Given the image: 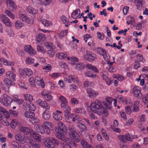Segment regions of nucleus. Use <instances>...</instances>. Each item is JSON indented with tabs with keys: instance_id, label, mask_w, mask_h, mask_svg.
Masks as SVG:
<instances>
[{
	"instance_id": "obj_1",
	"label": "nucleus",
	"mask_w": 148,
	"mask_h": 148,
	"mask_svg": "<svg viewBox=\"0 0 148 148\" xmlns=\"http://www.w3.org/2000/svg\"><path fill=\"white\" fill-rule=\"evenodd\" d=\"M90 108L94 113H97L99 115H102L104 117H106L108 115V111L105 110L102 106L101 102L98 100H96L95 103L90 104Z\"/></svg>"
},
{
	"instance_id": "obj_2",
	"label": "nucleus",
	"mask_w": 148,
	"mask_h": 148,
	"mask_svg": "<svg viewBox=\"0 0 148 148\" xmlns=\"http://www.w3.org/2000/svg\"><path fill=\"white\" fill-rule=\"evenodd\" d=\"M44 144L47 147L49 148H53L55 145H58L59 143L56 140L52 137L47 138L45 140Z\"/></svg>"
},
{
	"instance_id": "obj_3",
	"label": "nucleus",
	"mask_w": 148,
	"mask_h": 148,
	"mask_svg": "<svg viewBox=\"0 0 148 148\" xmlns=\"http://www.w3.org/2000/svg\"><path fill=\"white\" fill-rule=\"evenodd\" d=\"M25 117L27 118H29L30 121L32 123H37L38 121V119L34 117L35 114L34 113L31 111H26L24 114Z\"/></svg>"
},
{
	"instance_id": "obj_4",
	"label": "nucleus",
	"mask_w": 148,
	"mask_h": 148,
	"mask_svg": "<svg viewBox=\"0 0 148 148\" xmlns=\"http://www.w3.org/2000/svg\"><path fill=\"white\" fill-rule=\"evenodd\" d=\"M42 127L44 131L45 134H49L50 132V130L53 127V125L50 122L48 121H44L42 125Z\"/></svg>"
},
{
	"instance_id": "obj_5",
	"label": "nucleus",
	"mask_w": 148,
	"mask_h": 148,
	"mask_svg": "<svg viewBox=\"0 0 148 148\" xmlns=\"http://www.w3.org/2000/svg\"><path fill=\"white\" fill-rule=\"evenodd\" d=\"M132 138L131 137L130 134H126L124 135H120L119 136L118 138L119 140L123 142H125L127 140L131 141V139L133 138H137V136H132Z\"/></svg>"
},
{
	"instance_id": "obj_6",
	"label": "nucleus",
	"mask_w": 148,
	"mask_h": 148,
	"mask_svg": "<svg viewBox=\"0 0 148 148\" xmlns=\"http://www.w3.org/2000/svg\"><path fill=\"white\" fill-rule=\"evenodd\" d=\"M5 1L8 8L12 10L16 9L17 6L13 0H5Z\"/></svg>"
},
{
	"instance_id": "obj_7",
	"label": "nucleus",
	"mask_w": 148,
	"mask_h": 148,
	"mask_svg": "<svg viewBox=\"0 0 148 148\" xmlns=\"http://www.w3.org/2000/svg\"><path fill=\"white\" fill-rule=\"evenodd\" d=\"M19 18L23 22L29 23L31 24H32L33 23V20H32V21L30 20L27 16H25L24 14H20L19 15Z\"/></svg>"
},
{
	"instance_id": "obj_8",
	"label": "nucleus",
	"mask_w": 148,
	"mask_h": 148,
	"mask_svg": "<svg viewBox=\"0 0 148 148\" xmlns=\"http://www.w3.org/2000/svg\"><path fill=\"white\" fill-rule=\"evenodd\" d=\"M1 20L4 24L7 26L11 27L12 26V23L10 21L9 18L6 15H3L1 17Z\"/></svg>"
},
{
	"instance_id": "obj_9",
	"label": "nucleus",
	"mask_w": 148,
	"mask_h": 148,
	"mask_svg": "<svg viewBox=\"0 0 148 148\" xmlns=\"http://www.w3.org/2000/svg\"><path fill=\"white\" fill-rule=\"evenodd\" d=\"M134 96L137 97L138 99H140L143 97V95L140 92V90L138 88L134 87L133 89Z\"/></svg>"
},
{
	"instance_id": "obj_10",
	"label": "nucleus",
	"mask_w": 148,
	"mask_h": 148,
	"mask_svg": "<svg viewBox=\"0 0 148 148\" xmlns=\"http://www.w3.org/2000/svg\"><path fill=\"white\" fill-rule=\"evenodd\" d=\"M21 132L23 133L24 134L28 135V136L30 137L32 135V133L30 132V130L28 127H21L19 129Z\"/></svg>"
},
{
	"instance_id": "obj_11",
	"label": "nucleus",
	"mask_w": 148,
	"mask_h": 148,
	"mask_svg": "<svg viewBox=\"0 0 148 148\" xmlns=\"http://www.w3.org/2000/svg\"><path fill=\"white\" fill-rule=\"evenodd\" d=\"M62 112L58 111V110H56V112L53 113V118L56 120L60 121L62 119Z\"/></svg>"
},
{
	"instance_id": "obj_12",
	"label": "nucleus",
	"mask_w": 148,
	"mask_h": 148,
	"mask_svg": "<svg viewBox=\"0 0 148 148\" xmlns=\"http://www.w3.org/2000/svg\"><path fill=\"white\" fill-rule=\"evenodd\" d=\"M107 102L109 103L108 104L106 102L103 101V103L107 109L111 110L112 107H111L112 102V99L111 98L108 97L106 98Z\"/></svg>"
},
{
	"instance_id": "obj_13",
	"label": "nucleus",
	"mask_w": 148,
	"mask_h": 148,
	"mask_svg": "<svg viewBox=\"0 0 148 148\" xmlns=\"http://www.w3.org/2000/svg\"><path fill=\"white\" fill-rule=\"evenodd\" d=\"M69 134L70 137L74 140L76 141L77 142L79 141L80 136L76 131H74L73 132H71Z\"/></svg>"
},
{
	"instance_id": "obj_14",
	"label": "nucleus",
	"mask_w": 148,
	"mask_h": 148,
	"mask_svg": "<svg viewBox=\"0 0 148 148\" xmlns=\"http://www.w3.org/2000/svg\"><path fill=\"white\" fill-rule=\"evenodd\" d=\"M37 104L41 107L47 110L49 109L50 108L49 105L46 101H42L41 99H39L38 100Z\"/></svg>"
},
{
	"instance_id": "obj_15",
	"label": "nucleus",
	"mask_w": 148,
	"mask_h": 148,
	"mask_svg": "<svg viewBox=\"0 0 148 148\" xmlns=\"http://www.w3.org/2000/svg\"><path fill=\"white\" fill-rule=\"evenodd\" d=\"M86 92L88 94V96L90 97H95L98 94L97 92L95 91L90 88L87 89Z\"/></svg>"
},
{
	"instance_id": "obj_16",
	"label": "nucleus",
	"mask_w": 148,
	"mask_h": 148,
	"mask_svg": "<svg viewBox=\"0 0 148 148\" xmlns=\"http://www.w3.org/2000/svg\"><path fill=\"white\" fill-rule=\"evenodd\" d=\"M56 131L58 134L62 136H65L67 130L66 127H62L56 129Z\"/></svg>"
},
{
	"instance_id": "obj_17",
	"label": "nucleus",
	"mask_w": 148,
	"mask_h": 148,
	"mask_svg": "<svg viewBox=\"0 0 148 148\" xmlns=\"http://www.w3.org/2000/svg\"><path fill=\"white\" fill-rule=\"evenodd\" d=\"M24 48L25 51L29 54L35 55L36 53V52L33 49L30 45H25Z\"/></svg>"
},
{
	"instance_id": "obj_18",
	"label": "nucleus",
	"mask_w": 148,
	"mask_h": 148,
	"mask_svg": "<svg viewBox=\"0 0 148 148\" xmlns=\"http://www.w3.org/2000/svg\"><path fill=\"white\" fill-rule=\"evenodd\" d=\"M4 101H6L8 105H10L13 101V100L10 97L6 94H4L3 95Z\"/></svg>"
},
{
	"instance_id": "obj_19",
	"label": "nucleus",
	"mask_w": 148,
	"mask_h": 148,
	"mask_svg": "<svg viewBox=\"0 0 148 148\" xmlns=\"http://www.w3.org/2000/svg\"><path fill=\"white\" fill-rule=\"evenodd\" d=\"M85 59L90 62H92L95 60L94 56H93L90 53H87L84 57Z\"/></svg>"
},
{
	"instance_id": "obj_20",
	"label": "nucleus",
	"mask_w": 148,
	"mask_h": 148,
	"mask_svg": "<svg viewBox=\"0 0 148 148\" xmlns=\"http://www.w3.org/2000/svg\"><path fill=\"white\" fill-rule=\"evenodd\" d=\"M34 128L38 132L42 134H45V131H44L42 125L41 126L38 124H35L34 125Z\"/></svg>"
},
{
	"instance_id": "obj_21",
	"label": "nucleus",
	"mask_w": 148,
	"mask_h": 148,
	"mask_svg": "<svg viewBox=\"0 0 148 148\" xmlns=\"http://www.w3.org/2000/svg\"><path fill=\"white\" fill-rule=\"evenodd\" d=\"M77 126L81 132L87 130V127L85 125L79 122H77Z\"/></svg>"
},
{
	"instance_id": "obj_22",
	"label": "nucleus",
	"mask_w": 148,
	"mask_h": 148,
	"mask_svg": "<svg viewBox=\"0 0 148 148\" xmlns=\"http://www.w3.org/2000/svg\"><path fill=\"white\" fill-rule=\"evenodd\" d=\"M97 53L103 56L104 59L107 61V60L106 59V51L104 49L100 47L98 48L97 49Z\"/></svg>"
},
{
	"instance_id": "obj_23",
	"label": "nucleus",
	"mask_w": 148,
	"mask_h": 148,
	"mask_svg": "<svg viewBox=\"0 0 148 148\" xmlns=\"http://www.w3.org/2000/svg\"><path fill=\"white\" fill-rule=\"evenodd\" d=\"M36 37V40L38 42L44 41L46 39L45 35L42 33L37 34Z\"/></svg>"
},
{
	"instance_id": "obj_24",
	"label": "nucleus",
	"mask_w": 148,
	"mask_h": 148,
	"mask_svg": "<svg viewBox=\"0 0 148 148\" xmlns=\"http://www.w3.org/2000/svg\"><path fill=\"white\" fill-rule=\"evenodd\" d=\"M15 138L16 140L20 142L21 143L23 144L25 143L24 138L20 134H16Z\"/></svg>"
},
{
	"instance_id": "obj_25",
	"label": "nucleus",
	"mask_w": 148,
	"mask_h": 148,
	"mask_svg": "<svg viewBox=\"0 0 148 148\" xmlns=\"http://www.w3.org/2000/svg\"><path fill=\"white\" fill-rule=\"evenodd\" d=\"M61 106L62 109L64 110L65 114L70 113L71 109L69 106L66 105H64V104H61Z\"/></svg>"
},
{
	"instance_id": "obj_26",
	"label": "nucleus",
	"mask_w": 148,
	"mask_h": 148,
	"mask_svg": "<svg viewBox=\"0 0 148 148\" xmlns=\"http://www.w3.org/2000/svg\"><path fill=\"white\" fill-rule=\"evenodd\" d=\"M51 116L50 112L49 111H45L43 113V118L45 120L49 119Z\"/></svg>"
},
{
	"instance_id": "obj_27",
	"label": "nucleus",
	"mask_w": 148,
	"mask_h": 148,
	"mask_svg": "<svg viewBox=\"0 0 148 148\" xmlns=\"http://www.w3.org/2000/svg\"><path fill=\"white\" fill-rule=\"evenodd\" d=\"M139 102L138 101H136L133 105V110L135 112H138L139 111Z\"/></svg>"
},
{
	"instance_id": "obj_28",
	"label": "nucleus",
	"mask_w": 148,
	"mask_h": 148,
	"mask_svg": "<svg viewBox=\"0 0 148 148\" xmlns=\"http://www.w3.org/2000/svg\"><path fill=\"white\" fill-rule=\"evenodd\" d=\"M86 67L89 69H91L92 71L96 73L98 72V70L97 69L96 67L95 66H93L91 64H87L86 65Z\"/></svg>"
},
{
	"instance_id": "obj_29",
	"label": "nucleus",
	"mask_w": 148,
	"mask_h": 148,
	"mask_svg": "<svg viewBox=\"0 0 148 148\" xmlns=\"http://www.w3.org/2000/svg\"><path fill=\"white\" fill-rule=\"evenodd\" d=\"M56 57L59 59H62L65 58L67 57V55L63 53H58L56 54Z\"/></svg>"
},
{
	"instance_id": "obj_30",
	"label": "nucleus",
	"mask_w": 148,
	"mask_h": 148,
	"mask_svg": "<svg viewBox=\"0 0 148 148\" xmlns=\"http://www.w3.org/2000/svg\"><path fill=\"white\" fill-rule=\"evenodd\" d=\"M78 11L80 13V10L79 9H77L74 11L71 14V17L73 19H76L77 18V16L78 14Z\"/></svg>"
},
{
	"instance_id": "obj_31",
	"label": "nucleus",
	"mask_w": 148,
	"mask_h": 148,
	"mask_svg": "<svg viewBox=\"0 0 148 148\" xmlns=\"http://www.w3.org/2000/svg\"><path fill=\"white\" fill-rule=\"evenodd\" d=\"M32 135L33 138L37 141H41V138L38 134L35 132H33L32 133Z\"/></svg>"
},
{
	"instance_id": "obj_32",
	"label": "nucleus",
	"mask_w": 148,
	"mask_h": 148,
	"mask_svg": "<svg viewBox=\"0 0 148 148\" xmlns=\"http://www.w3.org/2000/svg\"><path fill=\"white\" fill-rule=\"evenodd\" d=\"M85 66L84 64L82 63H79L75 66V68L78 70H81L84 69Z\"/></svg>"
},
{
	"instance_id": "obj_33",
	"label": "nucleus",
	"mask_w": 148,
	"mask_h": 148,
	"mask_svg": "<svg viewBox=\"0 0 148 148\" xmlns=\"http://www.w3.org/2000/svg\"><path fill=\"white\" fill-rule=\"evenodd\" d=\"M27 11H28L30 13H32L34 14H37L38 12L37 10H35L34 8L30 6H29L27 8Z\"/></svg>"
},
{
	"instance_id": "obj_34",
	"label": "nucleus",
	"mask_w": 148,
	"mask_h": 148,
	"mask_svg": "<svg viewBox=\"0 0 148 148\" xmlns=\"http://www.w3.org/2000/svg\"><path fill=\"white\" fill-rule=\"evenodd\" d=\"M23 71H24L26 75L28 76L31 75L32 74L31 69L28 68H25L23 70Z\"/></svg>"
},
{
	"instance_id": "obj_35",
	"label": "nucleus",
	"mask_w": 148,
	"mask_h": 148,
	"mask_svg": "<svg viewBox=\"0 0 148 148\" xmlns=\"http://www.w3.org/2000/svg\"><path fill=\"white\" fill-rule=\"evenodd\" d=\"M24 26L23 23L19 21H17L15 23V26L17 29H20Z\"/></svg>"
},
{
	"instance_id": "obj_36",
	"label": "nucleus",
	"mask_w": 148,
	"mask_h": 148,
	"mask_svg": "<svg viewBox=\"0 0 148 148\" xmlns=\"http://www.w3.org/2000/svg\"><path fill=\"white\" fill-rule=\"evenodd\" d=\"M25 62L27 64H33L34 62V59L31 58H28L26 59Z\"/></svg>"
},
{
	"instance_id": "obj_37",
	"label": "nucleus",
	"mask_w": 148,
	"mask_h": 148,
	"mask_svg": "<svg viewBox=\"0 0 148 148\" xmlns=\"http://www.w3.org/2000/svg\"><path fill=\"white\" fill-rule=\"evenodd\" d=\"M75 112L77 113H80L82 114H85L86 112L84 109L82 108H78L75 109Z\"/></svg>"
},
{
	"instance_id": "obj_38",
	"label": "nucleus",
	"mask_w": 148,
	"mask_h": 148,
	"mask_svg": "<svg viewBox=\"0 0 148 148\" xmlns=\"http://www.w3.org/2000/svg\"><path fill=\"white\" fill-rule=\"evenodd\" d=\"M79 62V59L77 58L71 57V64L72 65H75L76 64V63Z\"/></svg>"
},
{
	"instance_id": "obj_39",
	"label": "nucleus",
	"mask_w": 148,
	"mask_h": 148,
	"mask_svg": "<svg viewBox=\"0 0 148 148\" xmlns=\"http://www.w3.org/2000/svg\"><path fill=\"white\" fill-rule=\"evenodd\" d=\"M1 62H3V63L5 65L10 66L11 65V63L10 62L7 60L3 58L1 60Z\"/></svg>"
},
{
	"instance_id": "obj_40",
	"label": "nucleus",
	"mask_w": 148,
	"mask_h": 148,
	"mask_svg": "<svg viewBox=\"0 0 148 148\" xmlns=\"http://www.w3.org/2000/svg\"><path fill=\"white\" fill-rule=\"evenodd\" d=\"M4 82L6 84L9 85H12L13 84V82L12 81L8 78H5Z\"/></svg>"
},
{
	"instance_id": "obj_41",
	"label": "nucleus",
	"mask_w": 148,
	"mask_h": 148,
	"mask_svg": "<svg viewBox=\"0 0 148 148\" xmlns=\"http://www.w3.org/2000/svg\"><path fill=\"white\" fill-rule=\"evenodd\" d=\"M69 79H70L71 80L73 81V82H75L78 83L79 82V80L78 79L77 77L73 75H70L69 76Z\"/></svg>"
},
{
	"instance_id": "obj_42",
	"label": "nucleus",
	"mask_w": 148,
	"mask_h": 148,
	"mask_svg": "<svg viewBox=\"0 0 148 148\" xmlns=\"http://www.w3.org/2000/svg\"><path fill=\"white\" fill-rule=\"evenodd\" d=\"M47 54L50 57H53L55 54V52L53 49H51L48 51Z\"/></svg>"
},
{
	"instance_id": "obj_43",
	"label": "nucleus",
	"mask_w": 148,
	"mask_h": 148,
	"mask_svg": "<svg viewBox=\"0 0 148 148\" xmlns=\"http://www.w3.org/2000/svg\"><path fill=\"white\" fill-rule=\"evenodd\" d=\"M5 13L7 14L12 19H14L15 18V16L14 14L12 13L10 11L8 10H6L5 11Z\"/></svg>"
},
{
	"instance_id": "obj_44",
	"label": "nucleus",
	"mask_w": 148,
	"mask_h": 148,
	"mask_svg": "<svg viewBox=\"0 0 148 148\" xmlns=\"http://www.w3.org/2000/svg\"><path fill=\"white\" fill-rule=\"evenodd\" d=\"M59 99L62 102L61 104H64V105H66V104L67 103V102L65 98L63 96H61L59 97Z\"/></svg>"
},
{
	"instance_id": "obj_45",
	"label": "nucleus",
	"mask_w": 148,
	"mask_h": 148,
	"mask_svg": "<svg viewBox=\"0 0 148 148\" xmlns=\"http://www.w3.org/2000/svg\"><path fill=\"white\" fill-rule=\"evenodd\" d=\"M101 132L103 134V137L106 140H109V138L107 134H106V131L103 128H102L101 129Z\"/></svg>"
},
{
	"instance_id": "obj_46",
	"label": "nucleus",
	"mask_w": 148,
	"mask_h": 148,
	"mask_svg": "<svg viewBox=\"0 0 148 148\" xmlns=\"http://www.w3.org/2000/svg\"><path fill=\"white\" fill-rule=\"evenodd\" d=\"M51 0H40V3L42 5H46L49 4Z\"/></svg>"
},
{
	"instance_id": "obj_47",
	"label": "nucleus",
	"mask_w": 148,
	"mask_h": 148,
	"mask_svg": "<svg viewBox=\"0 0 148 148\" xmlns=\"http://www.w3.org/2000/svg\"><path fill=\"white\" fill-rule=\"evenodd\" d=\"M68 129L69 131V134L71 133V132H73L74 131H76L74 126L72 125H69Z\"/></svg>"
},
{
	"instance_id": "obj_48",
	"label": "nucleus",
	"mask_w": 148,
	"mask_h": 148,
	"mask_svg": "<svg viewBox=\"0 0 148 148\" xmlns=\"http://www.w3.org/2000/svg\"><path fill=\"white\" fill-rule=\"evenodd\" d=\"M51 66L50 64H48L47 65L45 66L44 69H45L46 72H47L51 71Z\"/></svg>"
},
{
	"instance_id": "obj_49",
	"label": "nucleus",
	"mask_w": 148,
	"mask_h": 148,
	"mask_svg": "<svg viewBox=\"0 0 148 148\" xmlns=\"http://www.w3.org/2000/svg\"><path fill=\"white\" fill-rule=\"evenodd\" d=\"M37 50L38 51H40L43 54L45 53V50L43 48V47H41L40 46L38 45L37 47Z\"/></svg>"
},
{
	"instance_id": "obj_50",
	"label": "nucleus",
	"mask_w": 148,
	"mask_h": 148,
	"mask_svg": "<svg viewBox=\"0 0 148 148\" xmlns=\"http://www.w3.org/2000/svg\"><path fill=\"white\" fill-rule=\"evenodd\" d=\"M29 82L30 83L31 85L33 87H35V84L34 83L35 80L32 77H30L29 79Z\"/></svg>"
},
{
	"instance_id": "obj_51",
	"label": "nucleus",
	"mask_w": 148,
	"mask_h": 148,
	"mask_svg": "<svg viewBox=\"0 0 148 148\" xmlns=\"http://www.w3.org/2000/svg\"><path fill=\"white\" fill-rule=\"evenodd\" d=\"M62 20L64 23H68L69 22L68 19L64 16L62 15Z\"/></svg>"
},
{
	"instance_id": "obj_52",
	"label": "nucleus",
	"mask_w": 148,
	"mask_h": 148,
	"mask_svg": "<svg viewBox=\"0 0 148 148\" xmlns=\"http://www.w3.org/2000/svg\"><path fill=\"white\" fill-rule=\"evenodd\" d=\"M85 75L86 77L94 78L96 77V75L91 74L89 71L85 73Z\"/></svg>"
},
{
	"instance_id": "obj_53",
	"label": "nucleus",
	"mask_w": 148,
	"mask_h": 148,
	"mask_svg": "<svg viewBox=\"0 0 148 148\" xmlns=\"http://www.w3.org/2000/svg\"><path fill=\"white\" fill-rule=\"evenodd\" d=\"M67 30H66L64 31H62L61 32L59 36L60 37L62 38L64 36H66L67 33Z\"/></svg>"
},
{
	"instance_id": "obj_54",
	"label": "nucleus",
	"mask_w": 148,
	"mask_h": 148,
	"mask_svg": "<svg viewBox=\"0 0 148 148\" xmlns=\"http://www.w3.org/2000/svg\"><path fill=\"white\" fill-rule=\"evenodd\" d=\"M7 75L9 76L10 79H15V75L11 72H8L7 73Z\"/></svg>"
},
{
	"instance_id": "obj_55",
	"label": "nucleus",
	"mask_w": 148,
	"mask_h": 148,
	"mask_svg": "<svg viewBox=\"0 0 148 148\" xmlns=\"http://www.w3.org/2000/svg\"><path fill=\"white\" fill-rule=\"evenodd\" d=\"M44 45L47 48L50 49H52V44L50 42H46L44 43Z\"/></svg>"
},
{
	"instance_id": "obj_56",
	"label": "nucleus",
	"mask_w": 148,
	"mask_h": 148,
	"mask_svg": "<svg viewBox=\"0 0 148 148\" xmlns=\"http://www.w3.org/2000/svg\"><path fill=\"white\" fill-rule=\"evenodd\" d=\"M144 3L143 2V0H138L137 1V6L139 7H142L144 6Z\"/></svg>"
},
{
	"instance_id": "obj_57",
	"label": "nucleus",
	"mask_w": 148,
	"mask_h": 148,
	"mask_svg": "<svg viewBox=\"0 0 148 148\" xmlns=\"http://www.w3.org/2000/svg\"><path fill=\"white\" fill-rule=\"evenodd\" d=\"M11 144L12 147L14 148H19L18 143L15 141H12Z\"/></svg>"
},
{
	"instance_id": "obj_58",
	"label": "nucleus",
	"mask_w": 148,
	"mask_h": 148,
	"mask_svg": "<svg viewBox=\"0 0 148 148\" xmlns=\"http://www.w3.org/2000/svg\"><path fill=\"white\" fill-rule=\"evenodd\" d=\"M40 82L38 83V84L39 86H41V87L43 88L45 86V83L44 82L43 79L42 78V80H40Z\"/></svg>"
},
{
	"instance_id": "obj_59",
	"label": "nucleus",
	"mask_w": 148,
	"mask_h": 148,
	"mask_svg": "<svg viewBox=\"0 0 148 148\" xmlns=\"http://www.w3.org/2000/svg\"><path fill=\"white\" fill-rule=\"evenodd\" d=\"M125 109L127 114H130L131 111L130 107L129 106H127L125 107Z\"/></svg>"
},
{
	"instance_id": "obj_60",
	"label": "nucleus",
	"mask_w": 148,
	"mask_h": 148,
	"mask_svg": "<svg viewBox=\"0 0 148 148\" xmlns=\"http://www.w3.org/2000/svg\"><path fill=\"white\" fill-rule=\"evenodd\" d=\"M137 58H138L136 62H141L143 59V56L142 55L138 54L137 55Z\"/></svg>"
},
{
	"instance_id": "obj_61",
	"label": "nucleus",
	"mask_w": 148,
	"mask_h": 148,
	"mask_svg": "<svg viewBox=\"0 0 148 148\" xmlns=\"http://www.w3.org/2000/svg\"><path fill=\"white\" fill-rule=\"evenodd\" d=\"M71 101L72 104H77L78 103V101L75 98H72Z\"/></svg>"
},
{
	"instance_id": "obj_62",
	"label": "nucleus",
	"mask_w": 148,
	"mask_h": 148,
	"mask_svg": "<svg viewBox=\"0 0 148 148\" xmlns=\"http://www.w3.org/2000/svg\"><path fill=\"white\" fill-rule=\"evenodd\" d=\"M28 108L30 110L34 111L35 110L36 107L35 106L34 104L31 103L29 104Z\"/></svg>"
},
{
	"instance_id": "obj_63",
	"label": "nucleus",
	"mask_w": 148,
	"mask_h": 148,
	"mask_svg": "<svg viewBox=\"0 0 148 148\" xmlns=\"http://www.w3.org/2000/svg\"><path fill=\"white\" fill-rule=\"evenodd\" d=\"M129 9V7L128 6H126L124 8L123 10V12L124 15H125L127 14Z\"/></svg>"
},
{
	"instance_id": "obj_64",
	"label": "nucleus",
	"mask_w": 148,
	"mask_h": 148,
	"mask_svg": "<svg viewBox=\"0 0 148 148\" xmlns=\"http://www.w3.org/2000/svg\"><path fill=\"white\" fill-rule=\"evenodd\" d=\"M143 101L144 103L148 104V94L147 95L144 97L143 98Z\"/></svg>"
}]
</instances>
